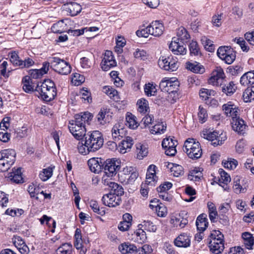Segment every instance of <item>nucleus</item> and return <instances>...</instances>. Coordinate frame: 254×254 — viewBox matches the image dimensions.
<instances>
[{
    "mask_svg": "<svg viewBox=\"0 0 254 254\" xmlns=\"http://www.w3.org/2000/svg\"><path fill=\"white\" fill-rule=\"evenodd\" d=\"M119 250L123 254L133 253L136 251V247L133 244L124 243L119 247Z\"/></svg>",
    "mask_w": 254,
    "mask_h": 254,
    "instance_id": "nucleus-34",
    "label": "nucleus"
},
{
    "mask_svg": "<svg viewBox=\"0 0 254 254\" xmlns=\"http://www.w3.org/2000/svg\"><path fill=\"white\" fill-rule=\"evenodd\" d=\"M149 31H151V35L155 37L161 36L164 31V26L158 21L152 22L149 25Z\"/></svg>",
    "mask_w": 254,
    "mask_h": 254,
    "instance_id": "nucleus-20",
    "label": "nucleus"
},
{
    "mask_svg": "<svg viewBox=\"0 0 254 254\" xmlns=\"http://www.w3.org/2000/svg\"><path fill=\"white\" fill-rule=\"evenodd\" d=\"M133 239L134 241L138 244H142L145 242L147 237L145 231L141 229H139L135 233Z\"/></svg>",
    "mask_w": 254,
    "mask_h": 254,
    "instance_id": "nucleus-41",
    "label": "nucleus"
},
{
    "mask_svg": "<svg viewBox=\"0 0 254 254\" xmlns=\"http://www.w3.org/2000/svg\"><path fill=\"white\" fill-rule=\"evenodd\" d=\"M144 89L145 94L148 96L154 95L157 91L155 85L150 83L146 84Z\"/></svg>",
    "mask_w": 254,
    "mask_h": 254,
    "instance_id": "nucleus-51",
    "label": "nucleus"
},
{
    "mask_svg": "<svg viewBox=\"0 0 254 254\" xmlns=\"http://www.w3.org/2000/svg\"><path fill=\"white\" fill-rule=\"evenodd\" d=\"M51 68L55 72L61 75H67L71 70L70 64L63 59L58 57H52L50 59Z\"/></svg>",
    "mask_w": 254,
    "mask_h": 254,
    "instance_id": "nucleus-4",
    "label": "nucleus"
},
{
    "mask_svg": "<svg viewBox=\"0 0 254 254\" xmlns=\"http://www.w3.org/2000/svg\"><path fill=\"white\" fill-rule=\"evenodd\" d=\"M35 92L37 96L47 102L53 100L57 95L55 84L49 79L45 80L43 82L38 83Z\"/></svg>",
    "mask_w": 254,
    "mask_h": 254,
    "instance_id": "nucleus-3",
    "label": "nucleus"
},
{
    "mask_svg": "<svg viewBox=\"0 0 254 254\" xmlns=\"http://www.w3.org/2000/svg\"><path fill=\"white\" fill-rule=\"evenodd\" d=\"M243 243L248 250H252L254 244V238L251 233L244 232L242 235Z\"/></svg>",
    "mask_w": 254,
    "mask_h": 254,
    "instance_id": "nucleus-29",
    "label": "nucleus"
},
{
    "mask_svg": "<svg viewBox=\"0 0 254 254\" xmlns=\"http://www.w3.org/2000/svg\"><path fill=\"white\" fill-rule=\"evenodd\" d=\"M190 238L185 233L181 234L174 240V244L178 247L187 248L190 246Z\"/></svg>",
    "mask_w": 254,
    "mask_h": 254,
    "instance_id": "nucleus-19",
    "label": "nucleus"
},
{
    "mask_svg": "<svg viewBox=\"0 0 254 254\" xmlns=\"http://www.w3.org/2000/svg\"><path fill=\"white\" fill-rule=\"evenodd\" d=\"M210 251L214 254H220L224 249L223 239H213L209 243Z\"/></svg>",
    "mask_w": 254,
    "mask_h": 254,
    "instance_id": "nucleus-15",
    "label": "nucleus"
},
{
    "mask_svg": "<svg viewBox=\"0 0 254 254\" xmlns=\"http://www.w3.org/2000/svg\"><path fill=\"white\" fill-rule=\"evenodd\" d=\"M9 56L11 63L13 65L19 66L21 59H20L18 53L15 51H13L9 54Z\"/></svg>",
    "mask_w": 254,
    "mask_h": 254,
    "instance_id": "nucleus-56",
    "label": "nucleus"
},
{
    "mask_svg": "<svg viewBox=\"0 0 254 254\" xmlns=\"http://www.w3.org/2000/svg\"><path fill=\"white\" fill-rule=\"evenodd\" d=\"M112 186L110 188V192L113 193L115 195L120 197L123 195L124 193V189L122 186L114 182L113 184H111Z\"/></svg>",
    "mask_w": 254,
    "mask_h": 254,
    "instance_id": "nucleus-45",
    "label": "nucleus"
},
{
    "mask_svg": "<svg viewBox=\"0 0 254 254\" xmlns=\"http://www.w3.org/2000/svg\"><path fill=\"white\" fill-rule=\"evenodd\" d=\"M202 177L201 171L199 168H196L190 171L188 178L190 180L197 181Z\"/></svg>",
    "mask_w": 254,
    "mask_h": 254,
    "instance_id": "nucleus-49",
    "label": "nucleus"
},
{
    "mask_svg": "<svg viewBox=\"0 0 254 254\" xmlns=\"http://www.w3.org/2000/svg\"><path fill=\"white\" fill-rule=\"evenodd\" d=\"M149 27L148 25L145 28L136 31V34L138 37H139L147 38L148 37L149 35H151V31L150 30L149 31Z\"/></svg>",
    "mask_w": 254,
    "mask_h": 254,
    "instance_id": "nucleus-61",
    "label": "nucleus"
},
{
    "mask_svg": "<svg viewBox=\"0 0 254 254\" xmlns=\"http://www.w3.org/2000/svg\"><path fill=\"white\" fill-rule=\"evenodd\" d=\"M112 135L114 141H117L125 136V131L122 128H119V126L116 125L112 128Z\"/></svg>",
    "mask_w": 254,
    "mask_h": 254,
    "instance_id": "nucleus-30",
    "label": "nucleus"
},
{
    "mask_svg": "<svg viewBox=\"0 0 254 254\" xmlns=\"http://www.w3.org/2000/svg\"><path fill=\"white\" fill-rule=\"evenodd\" d=\"M218 172L220 175V178L219 179V185L225 190H228L229 188L227 186V184L231 181L230 176L223 169H219Z\"/></svg>",
    "mask_w": 254,
    "mask_h": 254,
    "instance_id": "nucleus-22",
    "label": "nucleus"
},
{
    "mask_svg": "<svg viewBox=\"0 0 254 254\" xmlns=\"http://www.w3.org/2000/svg\"><path fill=\"white\" fill-rule=\"evenodd\" d=\"M31 197H35L36 199H38L37 195L39 192V188L37 187L34 184H30L27 189Z\"/></svg>",
    "mask_w": 254,
    "mask_h": 254,
    "instance_id": "nucleus-55",
    "label": "nucleus"
},
{
    "mask_svg": "<svg viewBox=\"0 0 254 254\" xmlns=\"http://www.w3.org/2000/svg\"><path fill=\"white\" fill-rule=\"evenodd\" d=\"M159 67L169 71H176L179 66L177 59L172 56L161 57L158 62Z\"/></svg>",
    "mask_w": 254,
    "mask_h": 254,
    "instance_id": "nucleus-6",
    "label": "nucleus"
},
{
    "mask_svg": "<svg viewBox=\"0 0 254 254\" xmlns=\"http://www.w3.org/2000/svg\"><path fill=\"white\" fill-rule=\"evenodd\" d=\"M24 212L23 210L21 209H7L5 212V214L10 215L12 217H14L16 216H20Z\"/></svg>",
    "mask_w": 254,
    "mask_h": 254,
    "instance_id": "nucleus-62",
    "label": "nucleus"
},
{
    "mask_svg": "<svg viewBox=\"0 0 254 254\" xmlns=\"http://www.w3.org/2000/svg\"><path fill=\"white\" fill-rule=\"evenodd\" d=\"M137 158L141 160L148 154V149L143 144L138 143L136 144Z\"/></svg>",
    "mask_w": 254,
    "mask_h": 254,
    "instance_id": "nucleus-35",
    "label": "nucleus"
},
{
    "mask_svg": "<svg viewBox=\"0 0 254 254\" xmlns=\"http://www.w3.org/2000/svg\"><path fill=\"white\" fill-rule=\"evenodd\" d=\"M50 67V63L49 62H44L43 64V66L39 69H32L29 70L28 73L30 78L38 79L42 77V76L47 73L49 70Z\"/></svg>",
    "mask_w": 254,
    "mask_h": 254,
    "instance_id": "nucleus-14",
    "label": "nucleus"
},
{
    "mask_svg": "<svg viewBox=\"0 0 254 254\" xmlns=\"http://www.w3.org/2000/svg\"><path fill=\"white\" fill-rule=\"evenodd\" d=\"M64 9L68 15L74 16L80 12L82 7L79 3L71 2L64 4Z\"/></svg>",
    "mask_w": 254,
    "mask_h": 254,
    "instance_id": "nucleus-18",
    "label": "nucleus"
},
{
    "mask_svg": "<svg viewBox=\"0 0 254 254\" xmlns=\"http://www.w3.org/2000/svg\"><path fill=\"white\" fill-rule=\"evenodd\" d=\"M179 84V81L176 78L166 77L160 82L159 86L162 91L171 94L178 91Z\"/></svg>",
    "mask_w": 254,
    "mask_h": 254,
    "instance_id": "nucleus-7",
    "label": "nucleus"
},
{
    "mask_svg": "<svg viewBox=\"0 0 254 254\" xmlns=\"http://www.w3.org/2000/svg\"><path fill=\"white\" fill-rule=\"evenodd\" d=\"M93 117L88 112L81 113L75 115L74 120L69 122L68 128L76 139L80 140L86 133L85 124H89Z\"/></svg>",
    "mask_w": 254,
    "mask_h": 254,
    "instance_id": "nucleus-2",
    "label": "nucleus"
},
{
    "mask_svg": "<svg viewBox=\"0 0 254 254\" xmlns=\"http://www.w3.org/2000/svg\"><path fill=\"white\" fill-rule=\"evenodd\" d=\"M23 89L25 92L30 93L35 91L34 86L32 85V79L30 77L25 76L22 79Z\"/></svg>",
    "mask_w": 254,
    "mask_h": 254,
    "instance_id": "nucleus-36",
    "label": "nucleus"
},
{
    "mask_svg": "<svg viewBox=\"0 0 254 254\" xmlns=\"http://www.w3.org/2000/svg\"><path fill=\"white\" fill-rule=\"evenodd\" d=\"M102 91L113 100L118 99V92L113 87L109 86H105L103 87Z\"/></svg>",
    "mask_w": 254,
    "mask_h": 254,
    "instance_id": "nucleus-38",
    "label": "nucleus"
},
{
    "mask_svg": "<svg viewBox=\"0 0 254 254\" xmlns=\"http://www.w3.org/2000/svg\"><path fill=\"white\" fill-rule=\"evenodd\" d=\"M240 83L244 86L254 84V70L249 71L245 73L241 77Z\"/></svg>",
    "mask_w": 254,
    "mask_h": 254,
    "instance_id": "nucleus-27",
    "label": "nucleus"
},
{
    "mask_svg": "<svg viewBox=\"0 0 254 254\" xmlns=\"http://www.w3.org/2000/svg\"><path fill=\"white\" fill-rule=\"evenodd\" d=\"M208 224L207 219L204 214H201L197 217L196 220V225L197 230L199 232H203L207 227Z\"/></svg>",
    "mask_w": 254,
    "mask_h": 254,
    "instance_id": "nucleus-28",
    "label": "nucleus"
},
{
    "mask_svg": "<svg viewBox=\"0 0 254 254\" xmlns=\"http://www.w3.org/2000/svg\"><path fill=\"white\" fill-rule=\"evenodd\" d=\"M100 161H101V159ZM102 164L101 161L99 163L97 160L94 158L88 161V165L90 170L95 173H99L101 171L102 169H103Z\"/></svg>",
    "mask_w": 254,
    "mask_h": 254,
    "instance_id": "nucleus-24",
    "label": "nucleus"
},
{
    "mask_svg": "<svg viewBox=\"0 0 254 254\" xmlns=\"http://www.w3.org/2000/svg\"><path fill=\"white\" fill-rule=\"evenodd\" d=\"M55 167H49L47 168L44 169L39 174V177L43 181H46L50 179L53 175V169Z\"/></svg>",
    "mask_w": 254,
    "mask_h": 254,
    "instance_id": "nucleus-48",
    "label": "nucleus"
},
{
    "mask_svg": "<svg viewBox=\"0 0 254 254\" xmlns=\"http://www.w3.org/2000/svg\"><path fill=\"white\" fill-rule=\"evenodd\" d=\"M126 125L129 128L135 129L138 127L139 124L136 121V117L131 114L128 113L126 116Z\"/></svg>",
    "mask_w": 254,
    "mask_h": 254,
    "instance_id": "nucleus-37",
    "label": "nucleus"
},
{
    "mask_svg": "<svg viewBox=\"0 0 254 254\" xmlns=\"http://www.w3.org/2000/svg\"><path fill=\"white\" fill-rule=\"evenodd\" d=\"M120 167V162L114 158L107 159L102 164V168L104 170L105 174L109 177L116 175Z\"/></svg>",
    "mask_w": 254,
    "mask_h": 254,
    "instance_id": "nucleus-9",
    "label": "nucleus"
},
{
    "mask_svg": "<svg viewBox=\"0 0 254 254\" xmlns=\"http://www.w3.org/2000/svg\"><path fill=\"white\" fill-rule=\"evenodd\" d=\"M177 36L178 38L176 40L180 41L183 43L187 42V41L190 38L188 31L183 27H181L178 28L177 32Z\"/></svg>",
    "mask_w": 254,
    "mask_h": 254,
    "instance_id": "nucleus-33",
    "label": "nucleus"
},
{
    "mask_svg": "<svg viewBox=\"0 0 254 254\" xmlns=\"http://www.w3.org/2000/svg\"><path fill=\"white\" fill-rule=\"evenodd\" d=\"M140 225L144 227L145 230L149 232H155L157 230L156 226L154 225L153 223L149 220H144Z\"/></svg>",
    "mask_w": 254,
    "mask_h": 254,
    "instance_id": "nucleus-54",
    "label": "nucleus"
},
{
    "mask_svg": "<svg viewBox=\"0 0 254 254\" xmlns=\"http://www.w3.org/2000/svg\"><path fill=\"white\" fill-rule=\"evenodd\" d=\"M222 134H219L217 131H209L203 133L202 137L211 142V144L214 146L222 144L226 139L225 136H222Z\"/></svg>",
    "mask_w": 254,
    "mask_h": 254,
    "instance_id": "nucleus-10",
    "label": "nucleus"
},
{
    "mask_svg": "<svg viewBox=\"0 0 254 254\" xmlns=\"http://www.w3.org/2000/svg\"><path fill=\"white\" fill-rule=\"evenodd\" d=\"M198 112V118L199 122L201 123H205L208 118V114L206 110L201 106H199Z\"/></svg>",
    "mask_w": 254,
    "mask_h": 254,
    "instance_id": "nucleus-52",
    "label": "nucleus"
},
{
    "mask_svg": "<svg viewBox=\"0 0 254 254\" xmlns=\"http://www.w3.org/2000/svg\"><path fill=\"white\" fill-rule=\"evenodd\" d=\"M77 145L78 152L82 155L95 152L103 146L104 138L99 130H93L86 133L80 139Z\"/></svg>",
    "mask_w": 254,
    "mask_h": 254,
    "instance_id": "nucleus-1",
    "label": "nucleus"
},
{
    "mask_svg": "<svg viewBox=\"0 0 254 254\" xmlns=\"http://www.w3.org/2000/svg\"><path fill=\"white\" fill-rule=\"evenodd\" d=\"M221 86L222 92L227 96H231L236 91L237 86L235 85L233 81H230L226 84H222Z\"/></svg>",
    "mask_w": 254,
    "mask_h": 254,
    "instance_id": "nucleus-25",
    "label": "nucleus"
},
{
    "mask_svg": "<svg viewBox=\"0 0 254 254\" xmlns=\"http://www.w3.org/2000/svg\"><path fill=\"white\" fill-rule=\"evenodd\" d=\"M231 123L232 127L234 131L239 134L244 133L247 126L244 121L240 119L239 116L232 119Z\"/></svg>",
    "mask_w": 254,
    "mask_h": 254,
    "instance_id": "nucleus-17",
    "label": "nucleus"
},
{
    "mask_svg": "<svg viewBox=\"0 0 254 254\" xmlns=\"http://www.w3.org/2000/svg\"><path fill=\"white\" fill-rule=\"evenodd\" d=\"M72 245L69 243H64L59 247L56 251L57 254H71Z\"/></svg>",
    "mask_w": 254,
    "mask_h": 254,
    "instance_id": "nucleus-47",
    "label": "nucleus"
},
{
    "mask_svg": "<svg viewBox=\"0 0 254 254\" xmlns=\"http://www.w3.org/2000/svg\"><path fill=\"white\" fill-rule=\"evenodd\" d=\"M177 40L171 42L169 45V49L175 55H185L187 53V49L183 45H181Z\"/></svg>",
    "mask_w": 254,
    "mask_h": 254,
    "instance_id": "nucleus-21",
    "label": "nucleus"
},
{
    "mask_svg": "<svg viewBox=\"0 0 254 254\" xmlns=\"http://www.w3.org/2000/svg\"><path fill=\"white\" fill-rule=\"evenodd\" d=\"M244 37L250 44L254 46V30L251 32H246Z\"/></svg>",
    "mask_w": 254,
    "mask_h": 254,
    "instance_id": "nucleus-64",
    "label": "nucleus"
},
{
    "mask_svg": "<svg viewBox=\"0 0 254 254\" xmlns=\"http://www.w3.org/2000/svg\"><path fill=\"white\" fill-rule=\"evenodd\" d=\"M218 56L226 64H230L236 59V52L229 46H221L217 50Z\"/></svg>",
    "mask_w": 254,
    "mask_h": 254,
    "instance_id": "nucleus-8",
    "label": "nucleus"
},
{
    "mask_svg": "<svg viewBox=\"0 0 254 254\" xmlns=\"http://www.w3.org/2000/svg\"><path fill=\"white\" fill-rule=\"evenodd\" d=\"M225 78L223 69L220 66L216 67L213 71L211 77L209 79V83L213 85H222V83Z\"/></svg>",
    "mask_w": 254,
    "mask_h": 254,
    "instance_id": "nucleus-12",
    "label": "nucleus"
},
{
    "mask_svg": "<svg viewBox=\"0 0 254 254\" xmlns=\"http://www.w3.org/2000/svg\"><path fill=\"white\" fill-rule=\"evenodd\" d=\"M125 137V138L123 139L119 144L120 152L122 153L127 152V149H130L133 144V140L131 137L128 136Z\"/></svg>",
    "mask_w": 254,
    "mask_h": 254,
    "instance_id": "nucleus-26",
    "label": "nucleus"
},
{
    "mask_svg": "<svg viewBox=\"0 0 254 254\" xmlns=\"http://www.w3.org/2000/svg\"><path fill=\"white\" fill-rule=\"evenodd\" d=\"M187 68L196 73L202 74L205 71L204 66L197 62L187 63Z\"/></svg>",
    "mask_w": 254,
    "mask_h": 254,
    "instance_id": "nucleus-31",
    "label": "nucleus"
},
{
    "mask_svg": "<svg viewBox=\"0 0 254 254\" xmlns=\"http://www.w3.org/2000/svg\"><path fill=\"white\" fill-rule=\"evenodd\" d=\"M185 151L188 156L192 159H197L202 155V152L200 143L193 138L187 139L184 143Z\"/></svg>",
    "mask_w": 254,
    "mask_h": 254,
    "instance_id": "nucleus-5",
    "label": "nucleus"
},
{
    "mask_svg": "<svg viewBox=\"0 0 254 254\" xmlns=\"http://www.w3.org/2000/svg\"><path fill=\"white\" fill-rule=\"evenodd\" d=\"M187 215V213L185 211H181L179 215V216L181 217V221L179 223V227L181 228H183L188 223V220L187 217H185Z\"/></svg>",
    "mask_w": 254,
    "mask_h": 254,
    "instance_id": "nucleus-60",
    "label": "nucleus"
},
{
    "mask_svg": "<svg viewBox=\"0 0 254 254\" xmlns=\"http://www.w3.org/2000/svg\"><path fill=\"white\" fill-rule=\"evenodd\" d=\"M149 207L155 210L158 216L165 217L167 213V208L164 205L157 204V205L149 204Z\"/></svg>",
    "mask_w": 254,
    "mask_h": 254,
    "instance_id": "nucleus-42",
    "label": "nucleus"
},
{
    "mask_svg": "<svg viewBox=\"0 0 254 254\" xmlns=\"http://www.w3.org/2000/svg\"><path fill=\"white\" fill-rule=\"evenodd\" d=\"M137 105L138 106V111L140 113L145 114L149 110L148 102L144 98L138 100Z\"/></svg>",
    "mask_w": 254,
    "mask_h": 254,
    "instance_id": "nucleus-43",
    "label": "nucleus"
},
{
    "mask_svg": "<svg viewBox=\"0 0 254 254\" xmlns=\"http://www.w3.org/2000/svg\"><path fill=\"white\" fill-rule=\"evenodd\" d=\"M8 178L13 182L16 183H21L22 182V178L21 176V169L18 168L9 173Z\"/></svg>",
    "mask_w": 254,
    "mask_h": 254,
    "instance_id": "nucleus-32",
    "label": "nucleus"
},
{
    "mask_svg": "<svg viewBox=\"0 0 254 254\" xmlns=\"http://www.w3.org/2000/svg\"><path fill=\"white\" fill-rule=\"evenodd\" d=\"M89 204L90 207L94 212L101 216H103L105 214V208L102 207L101 208H100L97 201L95 200H91Z\"/></svg>",
    "mask_w": 254,
    "mask_h": 254,
    "instance_id": "nucleus-50",
    "label": "nucleus"
},
{
    "mask_svg": "<svg viewBox=\"0 0 254 254\" xmlns=\"http://www.w3.org/2000/svg\"><path fill=\"white\" fill-rule=\"evenodd\" d=\"M71 81L75 84L79 85L84 81L83 76L79 73H74L72 75Z\"/></svg>",
    "mask_w": 254,
    "mask_h": 254,
    "instance_id": "nucleus-63",
    "label": "nucleus"
},
{
    "mask_svg": "<svg viewBox=\"0 0 254 254\" xmlns=\"http://www.w3.org/2000/svg\"><path fill=\"white\" fill-rule=\"evenodd\" d=\"M116 65L117 63L114 59L113 53L111 51H106L101 63L102 69L104 71H108Z\"/></svg>",
    "mask_w": 254,
    "mask_h": 254,
    "instance_id": "nucleus-11",
    "label": "nucleus"
},
{
    "mask_svg": "<svg viewBox=\"0 0 254 254\" xmlns=\"http://www.w3.org/2000/svg\"><path fill=\"white\" fill-rule=\"evenodd\" d=\"M102 201L105 205L114 207L120 204L122 199L120 197L115 195L112 193H109L103 196Z\"/></svg>",
    "mask_w": 254,
    "mask_h": 254,
    "instance_id": "nucleus-13",
    "label": "nucleus"
},
{
    "mask_svg": "<svg viewBox=\"0 0 254 254\" xmlns=\"http://www.w3.org/2000/svg\"><path fill=\"white\" fill-rule=\"evenodd\" d=\"M189 49L191 55L197 56L200 53V50L197 43L192 41L189 45Z\"/></svg>",
    "mask_w": 254,
    "mask_h": 254,
    "instance_id": "nucleus-57",
    "label": "nucleus"
},
{
    "mask_svg": "<svg viewBox=\"0 0 254 254\" xmlns=\"http://www.w3.org/2000/svg\"><path fill=\"white\" fill-rule=\"evenodd\" d=\"M167 126L163 123L155 125L150 129V132L153 134L163 133L166 130Z\"/></svg>",
    "mask_w": 254,
    "mask_h": 254,
    "instance_id": "nucleus-46",
    "label": "nucleus"
},
{
    "mask_svg": "<svg viewBox=\"0 0 254 254\" xmlns=\"http://www.w3.org/2000/svg\"><path fill=\"white\" fill-rule=\"evenodd\" d=\"M15 152L13 149H5L0 152V158L5 159L10 165H12L15 161Z\"/></svg>",
    "mask_w": 254,
    "mask_h": 254,
    "instance_id": "nucleus-23",
    "label": "nucleus"
},
{
    "mask_svg": "<svg viewBox=\"0 0 254 254\" xmlns=\"http://www.w3.org/2000/svg\"><path fill=\"white\" fill-rule=\"evenodd\" d=\"M201 41L204 44V46L206 50L209 52H212L214 50V45L212 44V42L210 40L208 39L207 38L204 37L201 39Z\"/></svg>",
    "mask_w": 254,
    "mask_h": 254,
    "instance_id": "nucleus-59",
    "label": "nucleus"
},
{
    "mask_svg": "<svg viewBox=\"0 0 254 254\" xmlns=\"http://www.w3.org/2000/svg\"><path fill=\"white\" fill-rule=\"evenodd\" d=\"M177 145V141L173 140L172 138L167 137L164 139L162 142V147L164 149L176 146Z\"/></svg>",
    "mask_w": 254,
    "mask_h": 254,
    "instance_id": "nucleus-53",
    "label": "nucleus"
},
{
    "mask_svg": "<svg viewBox=\"0 0 254 254\" xmlns=\"http://www.w3.org/2000/svg\"><path fill=\"white\" fill-rule=\"evenodd\" d=\"M168 167L170 168L171 172L173 173L174 176L179 177L183 175L184 169L182 166L171 163L168 164Z\"/></svg>",
    "mask_w": 254,
    "mask_h": 254,
    "instance_id": "nucleus-40",
    "label": "nucleus"
},
{
    "mask_svg": "<svg viewBox=\"0 0 254 254\" xmlns=\"http://www.w3.org/2000/svg\"><path fill=\"white\" fill-rule=\"evenodd\" d=\"M35 64L34 61L30 58H26L24 60H21L19 66L21 68H29Z\"/></svg>",
    "mask_w": 254,
    "mask_h": 254,
    "instance_id": "nucleus-58",
    "label": "nucleus"
},
{
    "mask_svg": "<svg viewBox=\"0 0 254 254\" xmlns=\"http://www.w3.org/2000/svg\"><path fill=\"white\" fill-rule=\"evenodd\" d=\"M223 110L227 116L232 117V120L239 117V109L236 105L229 102L222 106Z\"/></svg>",
    "mask_w": 254,
    "mask_h": 254,
    "instance_id": "nucleus-16",
    "label": "nucleus"
},
{
    "mask_svg": "<svg viewBox=\"0 0 254 254\" xmlns=\"http://www.w3.org/2000/svg\"><path fill=\"white\" fill-rule=\"evenodd\" d=\"M243 97L245 102L254 100V86L248 87L244 92Z\"/></svg>",
    "mask_w": 254,
    "mask_h": 254,
    "instance_id": "nucleus-44",
    "label": "nucleus"
},
{
    "mask_svg": "<svg viewBox=\"0 0 254 254\" xmlns=\"http://www.w3.org/2000/svg\"><path fill=\"white\" fill-rule=\"evenodd\" d=\"M109 110L107 108H102L96 116L97 121L102 125H104L107 121V114Z\"/></svg>",
    "mask_w": 254,
    "mask_h": 254,
    "instance_id": "nucleus-39",
    "label": "nucleus"
}]
</instances>
